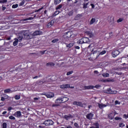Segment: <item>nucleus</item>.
<instances>
[{"label":"nucleus","mask_w":128,"mask_h":128,"mask_svg":"<svg viewBox=\"0 0 128 128\" xmlns=\"http://www.w3.org/2000/svg\"><path fill=\"white\" fill-rule=\"evenodd\" d=\"M58 42V38H54V40H53L52 41V42H53L54 44L55 42Z\"/></svg>","instance_id":"obj_41"},{"label":"nucleus","mask_w":128,"mask_h":128,"mask_svg":"<svg viewBox=\"0 0 128 128\" xmlns=\"http://www.w3.org/2000/svg\"><path fill=\"white\" fill-rule=\"evenodd\" d=\"M90 6H91L92 8H94V4H91Z\"/></svg>","instance_id":"obj_57"},{"label":"nucleus","mask_w":128,"mask_h":128,"mask_svg":"<svg viewBox=\"0 0 128 128\" xmlns=\"http://www.w3.org/2000/svg\"><path fill=\"white\" fill-rule=\"evenodd\" d=\"M94 126H90V128H100V124H98V122H96V123H94Z\"/></svg>","instance_id":"obj_17"},{"label":"nucleus","mask_w":128,"mask_h":128,"mask_svg":"<svg viewBox=\"0 0 128 128\" xmlns=\"http://www.w3.org/2000/svg\"><path fill=\"white\" fill-rule=\"evenodd\" d=\"M18 41L17 40H15V41L13 42V46H18Z\"/></svg>","instance_id":"obj_35"},{"label":"nucleus","mask_w":128,"mask_h":128,"mask_svg":"<svg viewBox=\"0 0 128 128\" xmlns=\"http://www.w3.org/2000/svg\"><path fill=\"white\" fill-rule=\"evenodd\" d=\"M3 98L5 100H8V96L6 95V94H3Z\"/></svg>","instance_id":"obj_39"},{"label":"nucleus","mask_w":128,"mask_h":128,"mask_svg":"<svg viewBox=\"0 0 128 128\" xmlns=\"http://www.w3.org/2000/svg\"><path fill=\"white\" fill-rule=\"evenodd\" d=\"M15 116H16V118H20V116H22V112L20 111H17L16 112Z\"/></svg>","instance_id":"obj_16"},{"label":"nucleus","mask_w":128,"mask_h":128,"mask_svg":"<svg viewBox=\"0 0 128 128\" xmlns=\"http://www.w3.org/2000/svg\"><path fill=\"white\" fill-rule=\"evenodd\" d=\"M6 104V103L4 102H2L0 103V106L2 108V106H4Z\"/></svg>","instance_id":"obj_51"},{"label":"nucleus","mask_w":128,"mask_h":128,"mask_svg":"<svg viewBox=\"0 0 128 128\" xmlns=\"http://www.w3.org/2000/svg\"><path fill=\"white\" fill-rule=\"evenodd\" d=\"M64 118L66 120H68L70 118H72V116L70 114V115H64Z\"/></svg>","instance_id":"obj_14"},{"label":"nucleus","mask_w":128,"mask_h":128,"mask_svg":"<svg viewBox=\"0 0 128 128\" xmlns=\"http://www.w3.org/2000/svg\"><path fill=\"white\" fill-rule=\"evenodd\" d=\"M83 42L84 44H88L90 42V39L88 38H83Z\"/></svg>","instance_id":"obj_18"},{"label":"nucleus","mask_w":128,"mask_h":128,"mask_svg":"<svg viewBox=\"0 0 128 128\" xmlns=\"http://www.w3.org/2000/svg\"><path fill=\"white\" fill-rule=\"evenodd\" d=\"M46 52V50H42V51H40V53L41 54H44V53Z\"/></svg>","instance_id":"obj_53"},{"label":"nucleus","mask_w":128,"mask_h":128,"mask_svg":"<svg viewBox=\"0 0 128 128\" xmlns=\"http://www.w3.org/2000/svg\"><path fill=\"white\" fill-rule=\"evenodd\" d=\"M46 96L48 98H54V94L53 93H50V94H46Z\"/></svg>","instance_id":"obj_21"},{"label":"nucleus","mask_w":128,"mask_h":128,"mask_svg":"<svg viewBox=\"0 0 128 128\" xmlns=\"http://www.w3.org/2000/svg\"><path fill=\"white\" fill-rule=\"evenodd\" d=\"M0 100H2V102H4V100H6V99L4 98V96H2L1 97Z\"/></svg>","instance_id":"obj_54"},{"label":"nucleus","mask_w":128,"mask_h":128,"mask_svg":"<svg viewBox=\"0 0 128 128\" xmlns=\"http://www.w3.org/2000/svg\"><path fill=\"white\" fill-rule=\"evenodd\" d=\"M66 128H72V127L70 126H68L66 127Z\"/></svg>","instance_id":"obj_61"},{"label":"nucleus","mask_w":128,"mask_h":128,"mask_svg":"<svg viewBox=\"0 0 128 128\" xmlns=\"http://www.w3.org/2000/svg\"><path fill=\"white\" fill-rule=\"evenodd\" d=\"M43 9H44V7H42V8H39L38 10H36L35 11V12H40V10H43Z\"/></svg>","instance_id":"obj_49"},{"label":"nucleus","mask_w":128,"mask_h":128,"mask_svg":"<svg viewBox=\"0 0 128 128\" xmlns=\"http://www.w3.org/2000/svg\"><path fill=\"white\" fill-rule=\"evenodd\" d=\"M106 50H104L100 53V54L101 56H102V54H106Z\"/></svg>","instance_id":"obj_42"},{"label":"nucleus","mask_w":128,"mask_h":128,"mask_svg":"<svg viewBox=\"0 0 128 128\" xmlns=\"http://www.w3.org/2000/svg\"><path fill=\"white\" fill-rule=\"evenodd\" d=\"M24 36L26 40H30L32 38L28 31H25L24 32Z\"/></svg>","instance_id":"obj_3"},{"label":"nucleus","mask_w":128,"mask_h":128,"mask_svg":"<svg viewBox=\"0 0 128 128\" xmlns=\"http://www.w3.org/2000/svg\"><path fill=\"white\" fill-rule=\"evenodd\" d=\"M98 106L99 108H100V110H102V108H106V106H108V105H106V104H98Z\"/></svg>","instance_id":"obj_13"},{"label":"nucleus","mask_w":128,"mask_h":128,"mask_svg":"<svg viewBox=\"0 0 128 128\" xmlns=\"http://www.w3.org/2000/svg\"><path fill=\"white\" fill-rule=\"evenodd\" d=\"M15 100H20V96L18 95H16L14 96Z\"/></svg>","instance_id":"obj_43"},{"label":"nucleus","mask_w":128,"mask_h":128,"mask_svg":"<svg viewBox=\"0 0 128 128\" xmlns=\"http://www.w3.org/2000/svg\"><path fill=\"white\" fill-rule=\"evenodd\" d=\"M85 34H86L87 36H88L90 38H94V34L93 32H91L90 31H86L85 32Z\"/></svg>","instance_id":"obj_4"},{"label":"nucleus","mask_w":128,"mask_h":128,"mask_svg":"<svg viewBox=\"0 0 128 128\" xmlns=\"http://www.w3.org/2000/svg\"><path fill=\"white\" fill-rule=\"evenodd\" d=\"M66 2H72V0H66ZM78 0H74V2H73L72 3L76 4H78Z\"/></svg>","instance_id":"obj_26"},{"label":"nucleus","mask_w":128,"mask_h":128,"mask_svg":"<svg viewBox=\"0 0 128 128\" xmlns=\"http://www.w3.org/2000/svg\"><path fill=\"white\" fill-rule=\"evenodd\" d=\"M75 48H76V50H80V48L79 46H75Z\"/></svg>","instance_id":"obj_56"},{"label":"nucleus","mask_w":128,"mask_h":128,"mask_svg":"<svg viewBox=\"0 0 128 128\" xmlns=\"http://www.w3.org/2000/svg\"><path fill=\"white\" fill-rule=\"evenodd\" d=\"M113 58H116L120 54V51L116 50H114L112 52Z\"/></svg>","instance_id":"obj_5"},{"label":"nucleus","mask_w":128,"mask_h":128,"mask_svg":"<svg viewBox=\"0 0 128 128\" xmlns=\"http://www.w3.org/2000/svg\"><path fill=\"white\" fill-rule=\"evenodd\" d=\"M77 44H84V42L83 38H82L81 39L79 40L78 41Z\"/></svg>","instance_id":"obj_23"},{"label":"nucleus","mask_w":128,"mask_h":128,"mask_svg":"<svg viewBox=\"0 0 128 128\" xmlns=\"http://www.w3.org/2000/svg\"><path fill=\"white\" fill-rule=\"evenodd\" d=\"M54 122L52 120H47L41 124H44L46 126H50L54 125Z\"/></svg>","instance_id":"obj_1"},{"label":"nucleus","mask_w":128,"mask_h":128,"mask_svg":"<svg viewBox=\"0 0 128 128\" xmlns=\"http://www.w3.org/2000/svg\"><path fill=\"white\" fill-rule=\"evenodd\" d=\"M102 76L104 78H108L110 76V74H108V73H104L102 74Z\"/></svg>","instance_id":"obj_30"},{"label":"nucleus","mask_w":128,"mask_h":128,"mask_svg":"<svg viewBox=\"0 0 128 128\" xmlns=\"http://www.w3.org/2000/svg\"><path fill=\"white\" fill-rule=\"evenodd\" d=\"M18 4H13L12 6V8H18Z\"/></svg>","instance_id":"obj_40"},{"label":"nucleus","mask_w":128,"mask_h":128,"mask_svg":"<svg viewBox=\"0 0 128 128\" xmlns=\"http://www.w3.org/2000/svg\"><path fill=\"white\" fill-rule=\"evenodd\" d=\"M7 40H10V37H8L7 38Z\"/></svg>","instance_id":"obj_64"},{"label":"nucleus","mask_w":128,"mask_h":128,"mask_svg":"<svg viewBox=\"0 0 128 128\" xmlns=\"http://www.w3.org/2000/svg\"><path fill=\"white\" fill-rule=\"evenodd\" d=\"M74 14V10H72L71 11H69L68 12V16H72Z\"/></svg>","instance_id":"obj_33"},{"label":"nucleus","mask_w":128,"mask_h":128,"mask_svg":"<svg viewBox=\"0 0 128 128\" xmlns=\"http://www.w3.org/2000/svg\"><path fill=\"white\" fill-rule=\"evenodd\" d=\"M73 104L74 106H81V108H82L84 106V104L82 102H73Z\"/></svg>","instance_id":"obj_6"},{"label":"nucleus","mask_w":128,"mask_h":128,"mask_svg":"<svg viewBox=\"0 0 128 128\" xmlns=\"http://www.w3.org/2000/svg\"><path fill=\"white\" fill-rule=\"evenodd\" d=\"M94 86H84V90H94Z\"/></svg>","instance_id":"obj_12"},{"label":"nucleus","mask_w":128,"mask_h":128,"mask_svg":"<svg viewBox=\"0 0 128 128\" xmlns=\"http://www.w3.org/2000/svg\"><path fill=\"white\" fill-rule=\"evenodd\" d=\"M74 74V71L71 70V71H70V72H68L66 73V76H70V74Z\"/></svg>","instance_id":"obj_37"},{"label":"nucleus","mask_w":128,"mask_h":128,"mask_svg":"<svg viewBox=\"0 0 128 128\" xmlns=\"http://www.w3.org/2000/svg\"><path fill=\"white\" fill-rule=\"evenodd\" d=\"M61 98L62 100V104L66 102H68V98H67V97H64V96L62 97Z\"/></svg>","instance_id":"obj_15"},{"label":"nucleus","mask_w":128,"mask_h":128,"mask_svg":"<svg viewBox=\"0 0 128 128\" xmlns=\"http://www.w3.org/2000/svg\"><path fill=\"white\" fill-rule=\"evenodd\" d=\"M4 94H10V92H12V90L10 88L6 89L4 90Z\"/></svg>","instance_id":"obj_22"},{"label":"nucleus","mask_w":128,"mask_h":128,"mask_svg":"<svg viewBox=\"0 0 128 128\" xmlns=\"http://www.w3.org/2000/svg\"><path fill=\"white\" fill-rule=\"evenodd\" d=\"M6 8V7L2 6V10H4Z\"/></svg>","instance_id":"obj_55"},{"label":"nucleus","mask_w":128,"mask_h":128,"mask_svg":"<svg viewBox=\"0 0 128 128\" xmlns=\"http://www.w3.org/2000/svg\"><path fill=\"white\" fill-rule=\"evenodd\" d=\"M62 8V4H60L58 5V6H56V10H60V8Z\"/></svg>","instance_id":"obj_28"},{"label":"nucleus","mask_w":128,"mask_h":128,"mask_svg":"<svg viewBox=\"0 0 128 128\" xmlns=\"http://www.w3.org/2000/svg\"><path fill=\"white\" fill-rule=\"evenodd\" d=\"M60 12L58 10H56L54 12V16H58V14H60Z\"/></svg>","instance_id":"obj_48"},{"label":"nucleus","mask_w":128,"mask_h":128,"mask_svg":"<svg viewBox=\"0 0 128 128\" xmlns=\"http://www.w3.org/2000/svg\"><path fill=\"white\" fill-rule=\"evenodd\" d=\"M46 66H56V64L52 62H49L48 63H46Z\"/></svg>","instance_id":"obj_19"},{"label":"nucleus","mask_w":128,"mask_h":128,"mask_svg":"<svg viewBox=\"0 0 128 128\" xmlns=\"http://www.w3.org/2000/svg\"><path fill=\"white\" fill-rule=\"evenodd\" d=\"M114 120H120L121 122H124V120L120 117H115Z\"/></svg>","instance_id":"obj_32"},{"label":"nucleus","mask_w":128,"mask_h":128,"mask_svg":"<svg viewBox=\"0 0 128 128\" xmlns=\"http://www.w3.org/2000/svg\"><path fill=\"white\" fill-rule=\"evenodd\" d=\"M88 2L87 3H84L83 4V8H88Z\"/></svg>","instance_id":"obj_34"},{"label":"nucleus","mask_w":128,"mask_h":128,"mask_svg":"<svg viewBox=\"0 0 128 128\" xmlns=\"http://www.w3.org/2000/svg\"><path fill=\"white\" fill-rule=\"evenodd\" d=\"M74 126H76V128H80V126H78V124L76 122L74 123Z\"/></svg>","instance_id":"obj_50"},{"label":"nucleus","mask_w":128,"mask_h":128,"mask_svg":"<svg viewBox=\"0 0 128 128\" xmlns=\"http://www.w3.org/2000/svg\"><path fill=\"white\" fill-rule=\"evenodd\" d=\"M62 2V0H54V4H59Z\"/></svg>","instance_id":"obj_29"},{"label":"nucleus","mask_w":128,"mask_h":128,"mask_svg":"<svg viewBox=\"0 0 128 128\" xmlns=\"http://www.w3.org/2000/svg\"><path fill=\"white\" fill-rule=\"evenodd\" d=\"M106 94H114V92L112 90V89L110 88H108L106 90Z\"/></svg>","instance_id":"obj_27"},{"label":"nucleus","mask_w":128,"mask_h":128,"mask_svg":"<svg viewBox=\"0 0 128 128\" xmlns=\"http://www.w3.org/2000/svg\"><path fill=\"white\" fill-rule=\"evenodd\" d=\"M9 118H10V120H16V118L12 116H9Z\"/></svg>","instance_id":"obj_45"},{"label":"nucleus","mask_w":128,"mask_h":128,"mask_svg":"<svg viewBox=\"0 0 128 128\" xmlns=\"http://www.w3.org/2000/svg\"><path fill=\"white\" fill-rule=\"evenodd\" d=\"M6 111H4L2 112V114H6Z\"/></svg>","instance_id":"obj_60"},{"label":"nucleus","mask_w":128,"mask_h":128,"mask_svg":"<svg viewBox=\"0 0 128 128\" xmlns=\"http://www.w3.org/2000/svg\"><path fill=\"white\" fill-rule=\"evenodd\" d=\"M8 126V124L6 122H4L2 124V128H6Z\"/></svg>","instance_id":"obj_38"},{"label":"nucleus","mask_w":128,"mask_h":128,"mask_svg":"<svg viewBox=\"0 0 128 128\" xmlns=\"http://www.w3.org/2000/svg\"><path fill=\"white\" fill-rule=\"evenodd\" d=\"M86 118L88 120H92V118H94V114L92 113H89L86 114Z\"/></svg>","instance_id":"obj_7"},{"label":"nucleus","mask_w":128,"mask_h":128,"mask_svg":"<svg viewBox=\"0 0 128 128\" xmlns=\"http://www.w3.org/2000/svg\"><path fill=\"white\" fill-rule=\"evenodd\" d=\"M96 18H92L91 20H90V24H94V22H96Z\"/></svg>","instance_id":"obj_25"},{"label":"nucleus","mask_w":128,"mask_h":128,"mask_svg":"<svg viewBox=\"0 0 128 128\" xmlns=\"http://www.w3.org/2000/svg\"><path fill=\"white\" fill-rule=\"evenodd\" d=\"M12 110V107H9V108H8V110Z\"/></svg>","instance_id":"obj_59"},{"label":"nucleus","mask_w":128,"mask_h":128,"mask_svg":"<svg viewBox=\"0 0 128 128\" xmlns=\"http://www.w3.org/2000/svg\"><path fill=\"white\" fill-rule=\"evenodd\" d=\"M114 104H118V100H116L115 101Z\"/></svg>","instance_id":"obj_58"},{"label":"nucleus","mask_w":128,"mask_h":128,"mask_svg":"<svg viewBox=\"0 0 128 128\" xmlns=\"http://www.w3.org/2000/svg\"><path fill=\"white\" fill-rule=\"evenodd\" d=\"M56 104H62V98H60L56 99L55 101Z\"/></svg>","instance_id":"obj_11"},{"label":"nucleus","mask_w":128,"mask_h":128,"mask_svg":"<svg viewBox=\"0 0 128 128\" xmlns=\"http://www.w3.org/2000/svg\"><path fill=\"white\" fill-rule=\"evenodd\" d=\"M40 34H42V32L40 30H36L32 34L33 36H40Z\"/></svg>","instance_id":"obj_9"},{"label":"nucleus","mask_w":128,"mask_h":128,"mask_svg":"<svg viewBox=\"0 0 128 128\" xmlns=\"http://www.w3.org/2000/svg\"><path fill=\"white\" fill-rule=\"evenodd\" d=\"M119 128H124L126 126V124L124 122H120L118 124Z\"/></svg>","instance_id":"obj_31"},{"label":"nucleus","mask_w":128,"mask_h":128,"mask_svg":"<svg viewBox=\"0 0 128 128\" xmlns=\"http://www.w3.org/2000/svg\"><path fill=\"white\" fill-rule=\"evenodd\" d=\"M18 42H20L21 40H22V36H20L18 38V39H16Z\"/></svg>","instance_id":"obj_46"},{"label":"nucleus","mask_w":128,"mask_h":128,"mask_svg":"<svg viewBox=\"0 0 128 128\" xmlns=\"http://www.w3.org/2000/svg\"><path fill=\"white\" fill-rule=\"evenodd\" d=\"M38 78V76H35L34 77H33V78Z\"/></svg>","instance_id":"obj_63"},{"label":"nucleus","mask_w":128,"mask_h":128,"mask_svg":"<svg viewBox=\"0 0 128 128\" xmlns=\"http://www.w3.org/2000/svg\"><path fill=\"white\" fill-rule=\"evenodd\" d=\"M42 84H44L45 82L46 84H50L52 82V78H49L47 79L44 82L42 81Z\"/></svg>","instance_id":"obj_8"},{"label":"nucleus","mask_w":128,"mask_h":128,"mask_svg":"<svg viewBox=\"0 0 128 128\" xmlns=\"http://www.w3.org/2000/svg\"><path fill=\"white\" fill-rule=\"evenodd\" d=\"M36 18V16L34 15V17H30L28 18H24L23 19V20L24 22H26V20H32L34 18Z\"/></svg>","instance_id":"obj_10"},{"label":"nucleus","mask_w":128,"mask_h":128,"mask_svg":"<svg viewBox=\"0 0 128 128\" xmlns=\"http://www.w3.org/2000/svg\"><path fill=\"white\" fill-rule=\"evenodd\" d=\"M6 2H8V0H0V4H4Z\"/></svg>","instance_id":"obj_44"},{"label":"nucleus","mask_w":128,"mask_h":128,"mask_svg":"<svg viewBox=\"0 0 128 128\" xmlns=\"http://www.w3.org/2000/svg\"><path fill=\"white\" fill-rule=\"evenodd\" d=\"M60 88H62V90H66V88H74V86H71L70 84H63L62 85H60Z\"/></svg>","instance_id":"obj_2"},{"label":"nucleus","mask_w":128,"mask_h":128,"mask_svg":"<svg viewBox=\"0 0 128 128\" xmlns=\"http://www.w3.org/2000/svg\"><path fill=\"white\" fill-rule=\"evenodd\" d=\"M53 24H54V22H52V20L51 22H49L47 24V26H48V28H52Z\"/></svg>","instance_id":"obj_24"},{"label":"nucleus","mask_w":128,"mask_h":128,"mask_svg":"<svg viewBox=\"0 0 128 128\" xmlns=\"http://www.w3.org/2000/svg\"><path fill=\"white\" fill-rule=\"evenodd\" d=\"M67 48H72V46H74V44L72 43H70L69 44H68L67 46H66Z\"/></svg>","instance_id":"obj_36"},{"label":"nucleus","mask_w":128,"mask_h":128,"mask_svg":"<svg viewBox=\"0 0 128 128\" xmlns=\"http://www.w3.org/2000/svg\"><path fill=\"white\" fill-rule=\"evenodd\" d=\"M98 70H94V74H98Z\"/></svg>","instance_id":"obj_62"},{"label":"nucleus","mask_w":128,"mask_h":128,"mask_svg":"<svg viewBox=\"0 0 128 128\" xmlns=\"http://www.w3.org/2000/svg\"><path fill=\"white\" fill-rule=\"evenodd\" d=\"M58 106H60V104H53L52 105V108H56V107Z\"/></svg>","instance_id":"obj_52"},{"label":"nucleus","mask_w":128,"mask_h":128,"mask_svg":"<svg viewBox=\"0 0 128 128\" xmlns=\"http://www.w3.org/2000/svg\"><path fill=\"white\" fill-rule=\"evenodd\" d=\"M30 0H22V1L19 4V6H22L26 2H28Z\"/></svg>","instance_id":"obj_20"},{"label":"nucleus","mask_w":128,"mask_h":128,"mask_svg":"<svg viewBox=\"0 0 128 128\" xmlns=\"http://www.w3.org/2000/svg\"><path fill=\"white\" fill-rule=\"evenodd\" d=\"M122 20H124V18H120L117 20V22H122Z\"/></svg>","instance_id":"obj_47"}]
</instances>
